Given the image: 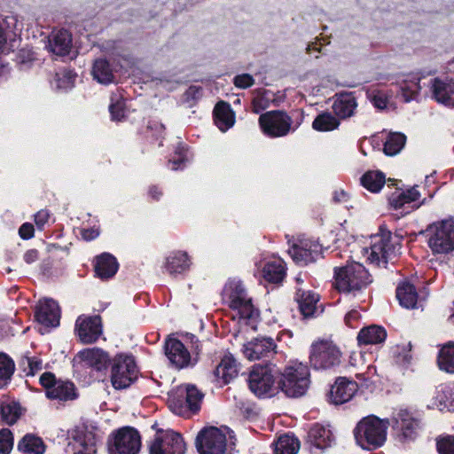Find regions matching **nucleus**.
<instances>
[{
    "instance_id": "nucleus-41",
    "label": "nucleus",
    "mask_w": 454,
    "mask_h": 454,
    "mask_svg": "<svg viewBox=\"0 0 454 454\" xmlns=\"http://www.w3.org/2000/svg\"><path fill=\"white\" fill-rule=\"evenodd\" d=\"M420 193L416 187H412L406 192L393 194L389 200L390 205L398 209L403 207L405 204L416 201L419 199Z\"/></svg>"
},
{
    "instance_id": "nucleus-18",
    "label": "nucleus",
    "mask_w": 454,
    "mask_h": 454,
    "mask_svg": "<svg viewBox=\"0 0 454 454\" xmlns=\"http://www.w3.org/2000/svg\"><path fill=\"white\" fill-rule=\"evenodd\" d=\"M35 317L38 323L42 325L56 327L59 324V307L52 299L41 300L36 308Z\"/></svg>"
},
{
    "instance_id": "nucleus-19",
    "label": "nucleus",
    "mask_w": 454,
    "mask_h": 454,
    "mask_svg": "<svg viewBox=\"0 0 454 454\" xmlns=\"http://www.w3.org/2000/svg\"><path fill=\"white\" fill-rule=\"evenodd\" d=\"M357 391V384L345 377H340L332 386L329 400L332 403L339 405L348 402Z\"/></svg>"
},
{
    "instance_id": "nucleus-20",
    "label": "nucleus",
    "mask_w": 454,
    "mask_h": 454,
    "mask_svg": "<svg viewBox=\"0 0 454 454\" xmlns=\"http://www.w3.org/2000/svg\"><path fill=\"white\" fill-rule=\"evenodd\" d=\"M68 447L73 454H97V438L91 431H77Z\"/></svg>"
},
{
    "instance_id": "nucleus-3",
    "label": "nucleus",
    "mask_w": 454,
    "mask_h": 454,
    "mask_svg": "<svg viewBox=\"0 0 454 454\" xmlns=\"http://www.w3.org/2000/svg\"><path fill=\"white\" fill-rule=\"evenodd\" d=\"M333 286L340 293H356L366 287L372 278L366 269L358 262L334 268Z\"/></svg>"
},
{
    "instance_id": "nucleus-64",
    "label": "nucleus",
    "mask_w": 454,
    "mask_h": 454,
    "mask_svg": "<svg viewBox=\"0 0 454 454\" xmlns=\"http://www.w3.org/2000/svg\"><path fill=\"white\" fill-rule=\"evenodd\" d=\"M38 255L36 249H29L24 254L23 259L27 264H31L38 260Z\"/></svg>"
},
{
    "instance_id": "nucleus-23",
    "label": "nucleus",
    "mask_w": 454,
    "mask_h": 454,
    "mask_svg": "<svg viewBox=\"0 0 454 454\" xmlns=\"http://www.w3.org/2000/svg\"><path fill=\"white\" fill-rule=\"evenodd\" d=\"M83 367L92 368L96 371L105 370L109 363L108 355L98 348H87L79 352Z\"/></svg>"
},
{
    "instance_id": "nucleus-55",
    "label": "nucleus",
    "mask_w": 454,
    "mask_h": 454,
    "mask_svg": "<svg viewBox=\"0 0 454 454\" xmlns=\"http://www.w3.org/2000/svg\"><path fill=\"white\" fill-rule=\"evenodd\" d=\"M233 83L239 89H247L254 83V79L249 74H242L234 77Z\"/></svg>"
},
{
    "instance_id": "nucleus-56",
    "label": "nucleus",
    "mask_w": 454,
    "mask_h": 454,
    "mask_svg": "<svg viewBox=\"0 0 454 454\" xmlns=\"http://www.w3.org/2000/svg\"><path fill=\"white\" fill-rule=\"evenodd\" d=\"M397 427L400 428L403 432L404 437H411L414 433L416 423L413 420H404L396 421Z\"/></svg>"
},
{
    "instance_id": "nucleus-15",
    "label": "nucleus",
    "mask_w": 454,
    "mask_h": 454,
    "mask_svg": "<svg viewBox=\"0 0 454 454\" xmlns=\"http://www.w3.org/2000/svg\"><path fill=\"white\" fill-rule=\"evenodd\" d=\"M431 90L438 103L454 108V79L440 76L431 81Z\"/></svg>"
},
{
    "instance_id": "nucleus-39",
    "label": "nucleus",
    "mask_w": 454,
    "mask_h": 454,
    "mask_svg": "<svg viewBox=\"0 0 454 454\" xmlns=\"http://www.w3.org/2000/svg\"><path fill=\"white\" fill-rule=\"evenodd\" d=\"M437 363L442 371L454 373V343L444 345L440 349Z\"/></svg>"
},
{
    "instance_id": "nucleus-5",
    "label": "nucleus",
    "mask_w": 454,
    "mask_h": 454,
    "mask_svg": "<svg viewBox=\"0 0 454 454\" xmlns=\"http://www.w3.org/2000/svg\"><path fill=\"white\" fill-rule=\"evenodd\" d=\"M223 298L239 318L252 319L258 316V310L239 281H229L223 288Z\"/></svg>"
},
{
    "instance_id": "nucleus-58",
    "label": "nucleus",
    "mask_w": 454,
    "mask_h": 454,
    "mask_svg": "<svg viewBox=\"0 0 454 454\" xmlns=\"http://www.w3.org/2000/svg\"><path fill=\"white\" fill-rule=\"evenodd\" d=\"M12 45L7 41V35L4 29V24L0 21V53H7Z\"/></svg>"
},
{
    "instance_id": "nucleus-21",
    "label": "nucleus",
    "mask_w": 454,
    "mask_h": 454,
    "mask_svg": "<svg viewBox=\"0 0 454 454\" xmlns=\"http://www.w3.org/2000/svg\"><path fill=\"white\" fill-rule=\"evenodd\" d=\"M238 363L231 354L224 355L214 371L215 381L220 385L230 383L238 376Z\"/></svg>"
},
{
    "instance_id": "nucleus-22",
    "label": "nucleus",
    "mask_w": 454,
    "mask_h": 454,
    "mask_svg": "<svg viewBox=\"0 0 454 454\" xmlns=\"http://www.w3.org/2000/svg\"><path fill=\"white\" fill-rule=\"evenodd\" d=\"M288 253L296 263L306 265L316 261L319 254V248L317 244L301 241L300 244H294Z\"/></svg>"
},
{
    "instance_id": "nucleus-57",
    "label": "nucleus",
    "mask_w": 454,
    "mask_h": 454,
    "mask_svg": "<svg viewBox=\"0 0 454 454\" xmlns=\"http://www.w3.org/2000/svg\"><path fill=\"white\" fill-rule=\"evenodd\" d=\"M27 360L28 365V371L27 372V376H34L36 372L43 369V361L40 358L33 356L27 357Z\"/></svg>"
},
{
    "instance_id": "nucleus-2",
    "label": "nucleus",
    "mask_w": 454,
    "mask_h": 454,
    "mask_svg": "<svg viewBox=\"0 0 454 454\" xmlns=\"http://www.w3.org/2000/svg\"><path fill=\"white\" fill-rule=\"evenodd\" d=\"M388 421L376 416H368L361 419L354 429L356 443L364 450H376L387 440Z\"/></svg>"
},
{
    "instance_id": "nucleus-54",
    "label": "nucleus",
    "mask_w": 454,
    "mask_h": 454,
    "mask_svg": "<svg viewBox=\"0 0 454 454\" xmlns=\"http://www.w3.org/2000/svg\"><path fill=\"white\" fill-rule=\"evenodd\" d=\"M419 90L420 85L419 82L412 83L411 86L403 87L402 98L403 101L410 102L413 99H417Z\"/></svg>"
},
{
    "instance_id": "nucleus-6",
    "label": "nucleus",
    "mask_w": 454,
    "mask_h": 454,
    "mask_svg": "<svg viewBox=\"0 0 454 454\" xmlns=\"http://www.w3.org/2000/svg\"><path fill=\"white\" fill-rule=\"evenodd\" d=\"M427 244L433 254H446L454 251V220L431 224L427 230Z\"/></svg>"
},
{
    "instance_id": "nucleus-34",
    "label": "nucleus",
    "mask_w": 454,
    "mask_h": 454,
    "mask_svg": "<svg viewBox=\"0 0 454 454\" xmlns=\"http://www.w3.org/2000/svg\"><path fill=\"white\" fill-rule=\"evenodd\" d=\"M356 106L357 103L352 93H340L336 95L333 104V114H354Z\"/></svg>"
},
{
    "instance_id": "nucleus-59",
    "label": "nucleus",
    "mask_w": 454,
    "mask_h": 454,
    "mask_svg": "<svg viewBox=\"0 0 454 454\" xmlns=\"http://www.w3.org/2000/svg\"><path fill=\"white\" fill-rule=\"evenodd\" d=\"M57 382L58 380H56L55 375L51 372H44L40 377V383L45 387L46 391L53 387Z\"/></svg>"
},
{
    "instance_id": "nucleus-31",
    "label": "nucleus",
    "mask_w": 454,
    "mask_h": 454,
    "mask_svg": "<svg viewBox=\"0 0 454 454\" xmlns=\"http://www.w3.org/2000/svg\"><path fill=\"white\" fill-rule=\"evenodd\" d=\"M262 276L268 282H281L286 276L284 262L280 259H275L266 262L262 268Z\"/></svg>"
},
{
    "instance_id": "nucleus-12",
    "label": "nucleus",
    "mask_w": 454,
    "mask_h": 454,
    "mask_svg": "<svg viewBox=\"0 0 454 454\" xmlns=\"http://www.w3.org/2000/svg\"><path fill=\"white\" fill-rule=\"evenodd\" d=\"M196 445L200 454H223L226 436L219 428H205L197 435Z\"/></svg>"
},
{
    "instance_id": "nucleus-36",
    "label": "nucleus",
    "mask_w": 454,
    "mask_h": 454,
    "mask_svg": "<svg viewBox=\"0 0 454 454\" xmlns=\"http://www.w3.org/2000/svg\"><path fill=\"white\" fill-rule=\"evenodd\" d=\"M92 75L95 80L103 84H109L114 82L113 70L107 60L98 59L94 62Z\"/></svg>"
},
{
    "instance_id": "nucleus-51",
    "label": "nucleus",
    "mask_w": 454,
    "mask_h": 454,
    "mask_svg": "<svg viewBox=\"0 0 454 454\" xmlns=\"http://www.w3.org/2000/svg\"><path fill=\"white\" fill-rule=\"evenodd\" d=\"M176 154L177 155V157L168 161L170 168L172 170H178L182 168V166H184V162L188 160L184 145H178V147L176 150Z\"/></svg>"
},
{
    "instance_id": "nucleus-37",
    "label": "nucleus",
    "mask_w": 454,
    "mask_h": 454,
    "mask_svg": "<svg viewBox=\"0 0 454 454\" xmlns=\"http://www.w3.org/2000/svg\"><path fill=\"white\" fill-rule=\"evenodd\" d=\"M76 74L71 70H61L56 73L51 82V87L59 91H67L74 86Z\"/></svg>"
},
{
    "instance_id": "nucleus-11",
    "label": "nucleus",
    "mask_w": 454,
    "mask_h": 454,
    "mask_svg": "<svg viewBox=\"0 0 454 454\" xmlns=\"http://www.w3.org/2000/svg\"><path fill=\"white\" fill-rule=\"evenodd\" d=\"M186 446L182 436L172 431H157L149 447V454H185Z\"/></svg>"
},
{
    "instance_id": "nucleus-52",
    "label": "nucleus",
    "mask_w": 454,
    "mask_h": 454,
    "mask_svg": "<svg viewBox=\"0 0 454 454\" xmlns=\"http://www.w3.org/2000/svg\"><path fill=\"white\" fill-rule=\"evenodd\" d=\"M215 125L222 131L225 132L235 123V115H213Z\"/></svg>"
},
{
    "instance_id": "nucleus-63",
    "label": "nucleus",
    "mask_w": 454,
    "mask_h": 454,
    "mask_svg": "<svg viewBox=\"0 0 454 454\" xmlns=\"http://www.w3.org/2000/svg\"><path fill=\"white\" fill-rule=\"evenodd\" d=\"M81 234L84 240L90 241L98 237L99 231L96 228L83 229Z\"/></svg>"
},
{
    "instance_id": "nucleus-44",
    "label": "nucleus",
    "mask_w": 454,
    "mask_h": 454,
    "mask_svg": "<svg viewBox=\"0 0 454 454\" xmlns=\"http://www.w3.org/2000/svg\"><path fill=\"white\" fill-rule=\"evenodd\" d=\"M339 115H317L312 123L314 129L317 131H331L337 129L340 125V120Z\"/></svg>"
},
{
    "instance_id": "nucleus-13",
    "label": "nucleus",
    "mask_w": 454,
    "mask_h": 454,
    "mask_svg": "<svg viewBox=\"0 0 454 454\" xmlns=\"http://www.w3.org/2000/svg\"><path fill=\"white\" fill-rule=\"evenodd\" d=\"M273 369L270 366H254L249 375V388L258 396L271 395L275 392Z\"/></svg>"
},
{
    "instance_id": "nucleus-1",
    "label": "nucleus",
    "mask_w": 454,
    "mask_h": 454,
    "mask_svg": "<svg viewBox=\"0 0 454 454\" xmlns=\"http://www.w3.org/2000/svg\"><path fill=\"white\" fill-rule=\"evenodd\" d=\"M400 249L399 239L393 237L389 231L380 228L378 233L371 236L370 247L364 250L371 263L386 268L388 262L400 254Z\"/></svg>"
},
{
    "instance_id": "nucleus-48",
    "label": "nucleus",
    "mask_w": 454,
    "mask_h": 454,
    "mask_svg": "<svg viewBox=\"0 0 454 454\" xmlns=\"http://www.w3.org/2000/svg\"><path fill=\"white\" fill-rule=\"evenodd\" d=\"M436 447L439 454H454V435L438 438Z\"/></svg>"
},
{
    "instance_id": "nucleus-32",
    "label": "nucleus",
    "mask_w": 454,
    "mask_h": 454,
    "mask_svg": "<svg viewBox=\"0 0 454 454\" xmlns=\"http://www.w3.org/2000/svg\"><path fill=\"white\" fill-rule=\"evenodd\" d=\"M396 297L400 305L406 309H413L417 304L418 294L415 287L410 283H403L396 288Z\"/></svg>"
},
{
    "instance_id": "nucleus-42",
    "label": "nucleus",
    "mask_w": 454,
    "mask_h": 454,
    "mask_svg": "<svg viewBox=\"0 0 454 454\" xmlns=\"http://www.w3.org/2000/svg\"><path fill=\"white\" fill-rule=\"evenodd\" d=\"M15 371L13 360L6 354L0 353V388L6 387Z\"/></svg>"
},
{
    "instance_id": "nucleus-25",
    "label": "nucleus",
    "mask_w": 454,
    "mask_h": 454,
    "mask_svg": "<svg viewBox=\"0 0 454 454\" xmlns=\"http://www.w3.org/2000/svg\"><path fill=\"white\" fill-rule=\"evenodd\" d=\"M190 258L187 253L183 251H175L170 253L165 260L164 269L170 276L183 274L190 268Z\"/></svg>"
},
{
    "instance_id": "nucleus-7",
    "label": "nucleus",
    "mask_w": 454,
    "mask_h": 454,
    "mask_svg": "<svg viewBox=\"0 0 454 454\" xmlns=\"http://www.w3.org/2000/svg\"><path fill=\"white\" fill-rule=\"evenodd\" d=\"M341 351L332 340H320L310 347L309 362L317 370H330L340 365Z\"/></svg>"
},
{
    "instance_id": "nucleus-24",
    "label": "nucleus",
    "mask_w": 454,
    "mask_h": 454,
    "mask_svg": "<svg viewBox=\"0 0 454 454\" xmlns=\"http://www.w3.org/2000/svg\"><path fill=\"white\" fill-rule=\"evenodd\" d=\"M50 51L58 56H66L72 47V35L66 29L53 31L47 45Z\"/></svg>"
},
{
    "instance_id": "nucleus-50",
    "label": "nucleus",
    "mask_w": 454,
    "mask_h": 454,
    "mask_svg": "<svg viewBox=\"0 0 454 454\" xmlns=\"http://www.w3.org/2000/svg\"><path fill=\"white\" fill-rule=\"evenodd\" d=\"M202 97V88L198 85H191L183 95V101L188 106H192L195 101Z\"/></svg>"
},
{
    "instance_id": "nucleus-33",
    "label": "nucleus",
    "mask_w": 454,
    "mask_h": 454,
    "mask_svg": "<svg viewBox=\"0 0 454 454\" xmlns=\"http://www.w3.org/2000/svg\"><path fill=\"white\" fill-rule=\"evenodd\" d=\"M300 450V442L293 434H283L274 444L275 454H297Z\"/></svg>"
},
{
    "instance_id": "nucleus-60",
    "label": "nucleus",
    "mask_w": 454,
    "mask_h": 454,
    "mask_svg": "<svg viewBox=\"0 0 454 454\" xmlns=\"http://www.w3.org/2000/svg\"><path fill=\"white\" fill-rule=\"evenodd\" d=\"M49 219L50 213L48 210L45 209L40 210L35 215V222L39 229H43L44 224L49 221Z\"/></svg>"
},
{
    "instance_id": "nucleus-26",
    "label": "nucleus",
    "mask_w": 454,
    "mask_h": 454,
    "mask_svg": "<svg viewBox=\"0 0 454 454\" xmlns=\"http://www.w3.org/2000/svg\"><path fill=\"white\" fill-rule=\"evenodd\" d=\"M296 301L299 309L303 317L308 318L314 315L317 309V303L319 297L317 294L310 290H305L302 287H297Z\"/></svg>"
},
{
    "instance_id": "nucleus-62",
    "label": "nucleus",
    "mask_w": 454,
    "mask_h": 454,
    "mask_svg": "<svg viewBox=\"0 0 454 454\" xmlns=\"http://www.w3.org/2000/svg\"><path fill=\"white\" fill-rule=\"evenodd\" d=\"M212 114H234V112L230 104L221 100L216 103Z\"/></svg>"
},
{
    "instance_id": "nucleus-43",
    "label": "nucleus",
    "mask_w": 454,
    "mask_h": 454,
    "mask_svg": "<svg viewBox=\"0 0 454 454\" xmlns=\"http://www.w3.org/2000/svg\"><path fill=\"white\" fill-rule=\"evenodd\" d=\"M406 142V137L402 133H391L384 144V153L387 155H395L403 149Z\"/></svg>"
},
{
    "instance_id": "nucleus-46",
    "label": "nucleus",
    "mask_w": 454,
    "mask_h": 454,
    "mask_svg": "<svg viewBox=\"0 0 454 454\" xmlns=\"http://www.w3.org/2000/svg\"><path fill=\"white\" fill-rule=\"evenodd\" d=\"M434 395H435L433 396V399L428 404V407L432 409H438L440 411L446 409L448 407V395L446 387L442 386L436 387Z\"/></svg>"
},
{
    "instance_id": "nucleus-53",
    "label": "nucleus",
    "mask_w": 454,
    "mask_h": 454,
    "mask_svg": "<svg viewBox=\"0 0 454 454\" xmlns=\"http://www.w3.org/2000/svg\"><path fill=\"white\" fill-rule=\"evenodd\" d=\"M2 416L7 424L12 425L17 421L20 413L16 406L7 404L2 407Z\"/></svg>"
},
{
    "instance_id": "nucleus-29",
    "label": "nucleus",
    "mask_w": 454,
    "mask_h": 454,
    "mask_svg": "<svg viewBox=\"0 0 454 454\" xmlns=\"http://www.w3.org/2000/svg\"><path fill=\"white\" fill-rule=\"evenodd\" d=\"M46 396L59 401L74 400L77 397L74 385L70 381L58 380L57 383L46 392Z\"/></svg>"
},
{
    "instance_id": "nucleus-27",
    "label": "nucleus",
    "mask_w": 454,
    "mask_h": 454,
    "mask_svg": "<svg viewBox=\"0 0 454 454\" xmlns=\"http://www.w3.org/2000/svg\"><path fill=\"white\" fill-rule=\"evenodd\" d=\"M310 442L317 449H326L334 442V435L329 427L315 424L309 432Z\"/></svg>"
},
{
    "instance_id": "nucleus-9",
    "label": "nucleus",
    "mask_w": 454,
    "mask_h": 454,
    "mask_svg": "<svg viewBox=\"0 0 454 454\" xmlns=\"http://www.w3.org/2000/svg\"><path fill=\"white\" fill-rule=\"evenodd\" d=\"M140 448V434L133 427L120 428L113 433L108 440L110 454H138Z\"/></svg>"
},
{
    "instance_id": "nucleus-30",
    "label": "nucleus",
    "mask_w": 454,
    "mask_h": 454,
    "mask_svg": "<svg viewBox=\"0 0 454 454\" xmlns=\"http://www.w3.org/2000/svg\"><path fill=\"white\" fill-rule=\"evenodd\" d=\"M386 330L378 325H371L363 328L358 335L357 341L359 345H372L381 343L386 340Z\"/></svg>"
},
{
    "instance_id": "nucleus-38",
    "label": "nucleus",
    "mask_w": 454,
    "mask_h": 454,
    "mask_svg": "<svg viewBox=\"0 0 454 454\" xmlns=\"http://www.w3.org/2000/svg\"><path fill=\"white\" fill-rule=\"evenodd\" d=\"M361 184L372 192H378L383 187L386 177L380 171H367L361 177Z\"/></svg>"
},
{
    "instance_id": "nucleus-16",
    "label": "nucleus",
    "mask_w": 454,
    "mask_h": 454,
    "mask_svg": "<svg viewBox=\"0 0 454 454\" xmlns=\"http://www.w3.org/2000/svg\"><path fill=\"white\" fill-rule=\"evenodd\" d=\"M75 325L79 338L83 343L96 341L102 333L101 318L98 316L79 317Z\"/></svg>"
},
{
    "instance_id": "nucleus-14",
    "label": "nucleus",
    "mask_w": 454,
    "mask_h": 454,
    "mask_svg": "<svg viewBox=\"0 0 454 454\" xmlns=\"http://www.w3.org/2000/svg\"><path fill=\"white\" fill-rule=\"evenodd\" d=\"M276 343L270 337H258L244 344L242 351L249 360L268 358L275 353Z\"/></svg>"
},
{
    "instance_id": "nucleus-8",
    "label": "nucleus",
    "mask_w": 454,
    "mask_h": 454,
    "mask_svg": "<svg viewBox=\"0 0 454 454\" xmlns=\"http://www.w3.org/2000/svg\"><path fill=\"white\" fill-rule=\"evenodd\" d=\"M137 370L132 356L118 355L111 365V382L115 389H123L137 379Z\"/></svg>"
},
{
    "instance_id": "nucleus-4",
    "label": "nucleus",
    "mask_w": 454,
    "mask_h": 454,
    "mask_svg": "<svg viewBox=\"0 0 454 454\" xmlns=\"http://www.w3.org/2000/svg\"><path fill=\"white\" fill-rule=\"evenodd\" d=\"M310 384L309 367L298 361H291L281 372L279 388L289 397L303 395Z\"/></svg>"
},
{
    "instance_id": "nucleus-35",
    "label": "nucleus",
    "mask_w": 454,
    "mask_h": 454,
    "mask_svg": "<svg viewBox=\"0 0 454 454\" xmlns=\"http://www.w3.org/2000/svg\"><path fill=\"white\" fill-rule=\"evenodd\" d=\"M23 454H43L45 446L43 440L33 434H26L18 444Z\"/></svg>"
},
{
    "instance_id": "nucleus-28",
    "label": "nucleus",
    "mask_w": 454,
    "mask_h": 454,
    "mask_svg": "<svg viewBox=\"0 0 454 454\" xmlns=\"http://www.w3.org/2000/svg\"><path fill=\"white\" fill-rule=\"evenodd\" d=\"M118 270V262L112 254L105 253L97 257L95 272L102 279H107L115 275Z\"/></svg>"
},
{
    "instance_id": "nucleus-40",
    "label": "nucleus",
    "mask_w": 454,
    "mask_h": 454,
    "mask_svg": "<svg viewBox=\"0 0 454 454\" xmlns=\"http://www.w3.org/2000/svg\"><path fill=\"white\" fill-rule=\"evenodd\" d=\"M179 396L184 398L185 405L192 411L200 410L203 395L196 387L188 385L184 389L179 390Z\"/></svg>"
},
{
    "instance_id": "nucleus-47",
    "label": "nucleus",
    "mask_w": 454,
    "mask_h": 454,
    "mask_svg": "<svg viewBox=\"0 0 454 454\" xmlns=\"http://www.w3.org/2000/svg\"><path fill=\"white\" fill-rule=\"evenodd\" d=\"M371 102L378 110H394V108L392 107L393 104L390 102L388 96L382 91L376 92L372 96Z\"/></svg>"
},
{
    "instance_id": "nucleus-10",
    "label": "nucleus",
    "mask_w": 454,
    "mask_h": 454,
    "mask_svg": "<svg viewBox=\"0 0 454 454\" xmlns=\"http://www.w3.org/2000/svg\"><path fill=\"white\" fill-rule=\"evenodd\" d=\"M192 355L184 344L176 338H169L166 340L164 349L165 355L170 364L176 369H184L194 366L198 362L200 346L196 344Z\"/></svg>"
},
{
    "instance_id": "nucleus-17",
    "label": "nucleus",
    "mask_w": 454,
    "mask_h": 454,
    "mask_svg": "<svg viewBox=\"0 0 454 454\" xmlns=\"http://www.w3.org/2000/svg\"><path fill=\"white\" fill-rule=\"evenodd\" d=\"M260 126L270 137L285 136L291 128L289 115H260Z\"/></svg>"
},
{
    "instance_id": "nucleus-61",
    "label": "nucleus",
    "mask_w": 454,
    "mask_h": 454,
    "mask_svg": "<svg viewBox=\"0 0 454 454\" xmlns=\"http://www.w3.org/2000/svg\"><path fill=\"white\" fill-rule=\"evenodd\" d=\"M34 226L31 223H23L19 230V234L23 239H29L34 237Z\"/></svg>"
},
{
    "instance_id": "nucleus-45",
    "label": "nucleus",
    "mask_w": 454,
    "mask_h": 454,
    "mask_svg": "<svg viewBox=\"0 0 454 454\" xmlns=\"http://www.w3.org/2000/svg\"><path fill=\"white\" fill-rule=\"evenodd\" d=\"M108 111L109 114H124L130 111V107L121 93L114 92L110 96Z\"/></svg>"
},
{
    "instance_id": "nucleus-49",
    "label": "nucleus",
    "mask_w": 454,
    "mask_h": 454,
    "mask_svg": "<svg viewBox=\"0 0 454 454\" xmlns=\"http://www.w3.org/2000/svg\"><path fill=\"white\" fill-rule=\"evenodd\" d=\"M13 446L12 434L9 429L0 430V454H9Z\"/></svg>"
}]
</instances>
